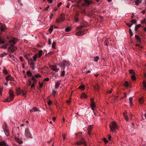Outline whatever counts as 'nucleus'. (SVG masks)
Instances as JSON below:
<instances>
[{"instance_id":"obj_61","label":"nucleus","mask_w":146,"mask_h":146,"mask_svg":"<svg viewBox=\"0 0 146 146\" xmlns=\"http://www.w3.org/2000/svg\"><path fill=\"white\" fill-rule=\"evenodd\" d=\"M83 27L82 26H80V27H78V29H82Z\"/></svg>"},{"instance_id":"obj_32","label":"nucleus","mask_w":146,"mask_h":146,"mask_svg":"<svg viewBox=\"0 0 146 146\" xmlns=\"http://www.w3.org/2000/svg\"><path fill=\"white\" fill-rule=\"evenodd\" d=\"M21 92V90L20 89H18L16 90V92L17 94H20V93Z\"/></svg>"},{"instance_id":"obj_14","label":"nucleus","mask_w":146,"mask_h":146,"mask_svg":"<svg viewBox=\"0 0 146 146\" xmlns=\"http://www.w3.org/2000/svg\"><path fill=\"white\" fill-rule=\"evenodd\" d=\"M6 80L7 82L8 80H13V78L10 75L7 76L6 78Z\"/></svg>"},{"instance_id":"obj_11","label":"nucleus","mask_w":146,"mask_h":146,"mask_svg":"<svg viewBox=\"0 0 146 146\" xmlns=\"http://www.w3.org/2000/svg\"><path fill=\"white\" fill-rule=\"evenodd\" d=\"M51 69L53 71H55L56 72H58L59 70V69L57 68L56 66H52Z\"/></svg>"},{"instance_id":"obj_26","label":"nucleus","mask_w":146,"mask_h":146,"mask_svg":"<svg viewBox=\"0 0 146 146\" xmlns=\"http://www.w3.org/2000/svg\"><path fill=\"white\" fill-rule=\"evenodd\" d=\"M129 103L130 104V105L131 106H132V97H130L129 98Z\"/></svg>"},{"instance_id":"obj_46","label":"nucleus","mask_w":146,"mask_h":146,"mask_svg":"<svg viewBox=\"0 0 146 146\" xmlns=\"http://www.w3.org/2000/svg\"><path fill=\"white\" fill-rule=\"evenodd\" d=\"M52 103V102L51 100H49L48 102V104L49 105H51Z\"/></svg>"},{"instance_id":"obj_50","label":"nucleus","mask_w":146,"mask_h":146,"mask_svg":"<svg viewBox=\"0 0 146 146\" xmlns=\"http://www.w3.org/2000/svg\"><path fill=\"white\" fill-rule=\"evenodd\" d=\"M104 139V141L106 143H107V142H108V141L106 139V138H103Z\"/></svg>"},{"instance_id":"obj_44","label":"nucleus","mask_w":146,"mask_h":146,"mask_svg":"<svg viewBox=\"0 0 146 146\" xmlns=\"http://www.w3.org/2000/svg\"><path fill=\"white\" fill-rule=\"evenodd\" d=\"M65 72H64V71H63L62 72V73L61 74V76H64V75H65Z\"/></svg>"},{"instance_id":"obj_3","label":"nucleus","mask_w":146,"mask_h":146,"mask_svg":"<svg viewBox=\"0 0 146 146\" xmlns=\"http://www.w3.org/2000/svg\"><path fill=\"white\" fill-rule=\"evenodd\" d=\"M65 15L64 14L62 13L60 15V17L59 18H57L56 20L57 23H61L63 22L65 18Z\"/></svg>"},{"instance_id":"obj_59","label":"nucleus","mask_w":146,"mask_h":146,"mask_svg":"<svg viewBox=\"0 0 146 146\" xmlns=\"http://www.w3.org/2000/svg\"><path fill=\"white\" fill-rule=\"evenodd\" d=\"M62 3H59L57 5L58 7H59L60 6L62 5Z\"/></svg>"},{"instance_id":"obj_54","label":"nucleus","mask_w":146,"mask_h":146,"mask_svg":"<svg viewBox=\"0 0 146 146\" xmlns=\"http://www.w3.org/2000/svg\"><path fill=\"white\" fill-rule=\"evenodd\" d=\"M35 76L36 78H37L40 77V75L39 74H36V75H35Z\"/></svg>"},{"instance_id":"obj_20","label":"nucleus","mask_w":146,"mask_h":146,"mask_svg":"<svg viewBox=\"0 0 146 146\" xmlns=\"http://www.w3.org/2000/svg\"><path fill=\"white\" fill-rule=\"evenodd\" d=\"M141 1L139 0H136L135 2V4L138 6L141 2Z\"/></svg>"},{"instance_id":"obj_22","label":"nucleus","mask_w":146,"mask_h":146,"mask_svg":"<svg viewBox=\"0 0 146 146\" xmlns=\"http://www.w3.org/2000/svg\"><path fill=\"white\" fill-rule=\"evenodd\" d=\"M144 99L142 97L140 98L139 99V102L141 104H143V102Z\"/></svg>"},{"instance_id":"obj_35","label":"nucleus","mask_w":146,"mask_h":146,"mask_svg":"<svg viewBox=\"0 0 146 146\" xmlns=\"http://www.w3.org/2000/svg\"><path fill=\"white\" fill-rule=\"evenodd\" d=\"M123 116L124 117V118L127 121H128V118L127 116V115H124V116Z\"/></svg>"},{"instance_id":"obj_13","label":"nucleus","mask_w":146,"mask_h":146,"mask_svg":"<svg viewBox=\"0 0 146 146\" xmlns=\"http://www.w3.org/2000/svg\"><path fill=\"white\" fill-rule=\"evenodd\" d=\"M87 97V95L84 93H82L80 96V98L82 99H86Z\"/></svg>"},{"instance_id":"obj_47","label":"nucleus","mask_w":146,"mask_h":146,"mask_svg":"<svg viewBox=\"0 0 146 146\" xmlns=\"http://www.w3.org/2000/svg\"><path fill=\"white\" fill-rule=\"evenodd\" d=\"M54 15L52 13H51L50 14V18L51 19H52V18H53V17Z\"/></svg>"},{"instance_id":"obj_18","label":"nucleus","mask_w":146,"mask_h":146,"mask_svg":"<svg viewBox=\"0 0 146 146\" xmlns=\"http://www.w3.org/2000/svg\"><path fill=\"white\" fill-rule=\"evenodd\" d=\"M42 53H43L42 51L41 50H40L38 52V56L39 57H40L42 56Z\"/></svg>"},{"instance_id":"obj_5","label":"nucleus","mask_w":146,"mask_h":146,"mask_svg":"<svg viewBox=\"0 0 146 146\" xmlns=\"http://www.w3.org/2000/svg\"><path fill=\"white\" fill-rule=\"evenodd\" d=\"M91 106L92 109V110H94L95 107V105L94 103V99L93 98H91Z\"/></svg>"},{"instance_id":"obj_56","label":"nucleus","mask_w":146,"mask_h":146,"mask_svg":"<svg viewBox=\"0 0 146 146\" xmlns=\"http://www.w3.org/2000/svg\"><path fill=\"white\" fill-rule=\"evenodd\" d=\"M129 33L130 35V36H132V33L131 30L130 29H129Z\"/></svg>"},{"instance_id":"obj_23","label":"nucleus","mask_w":146,"mask_h":146,"mask_svg":"<svg viewBox=\"0 0 146 146\" xmlns=\"http://www.w3.org/2000/svg\"><path fill=\"white\" fill-rule=\"evenodd\" d=\"M80 142L81 144H84L85 145H86V144L85 143V141L84 139H82Z\"/></svg>"},{"instance_id":"obj_6","label":"nucleus","mask_w":146,"mask_h":146,"mask_svg":"<svg viewBox=\"0 0 146 146\" xmlns=\"http://www.w3.org/2000/svg\"><path fill=\"white\" fill-rule=\"evenodd\" d=\"M10 46L8 48V51L12 53L14 52L15 48L13 45Z\"/></svg>"},{"instance_id":"obj_15","label":"nucleus","mask_w":146,"mask_h":146,"mask_svg":"<svg viewBox=\"0 0 146 146\" xmlns=\"http://www.w3.org/2000/svg\"><path fill=\"white\" fill-rule=\"evenodd\" d=\"M76 34L78 36H81L84 35V33H82L81 31H79L76 33Z\"/></svg>"},{"instance_id":"obj_1","label":"nucleus","mask_w":146,"mask_h":146,"mask_svg":"<svg viewBox=\"0 0 146 146\" xmlns=\"http://www.w3.org/2000/svg\"><path fill=\"white\" fill-rule=\"evenodd\" d=\"M110 127L111 131L112 132H115V129H118L116 123L113 121L111 122Z\"/></svg>"},{"instance_id":"obj_31","label":"nucleus","mask_w":146,"mask_h":146,"mask_svg":"<svg viewBox=\"0 0 146 146\" xmlns=\"http://www.w3.org/2000/svg\"><path fill=\"white\" fill-rule=\"evenodd\" d=\"M82 33H84V35L86 34L87 32V29H85L81 31Z\"/></svg>"},{"instance_id":"obj_52","label":"nucleus","mask_w":146,"mask_h":146,"mask_svg":"<svg viewBox=\"0 0 146 146\" xmlns=\"http://www.w3.org/2000/svg\"><path fill=\"white\" fill-rule=\"evenodd\" d=\"M92 128V127L91 126H90L88 128V130H91Z\"/></svg>"},{"instance_id":"obj_2","label":"nucleus","mask_w":146,"mask_h":146,"mask_svg":"<svg viewBox=\"0 0 146 146\" xmlns=\"http://www.w3.org/2000/svg\"><path fill=\"white\" fill-rule=\"evenodd\" d=\"M9 96L6 100H4L3 101L5 102H9L13 100L14 98L13 91L10 90L9 91Z\"/></svg>"},{"instance_id":"obj_25","label":"nucleus","mask_w":146,"mask_h":146,"mask_svg":"<svg viewBox=\"0 0 146 146\" xmlns=\"http://www.w3.org/2000/svg\"><path fill=\"white\" fill-rule=\"evenodd\" d=\"M85 86L84 85H82L79 87V88L82 90L84 89Z\"/></svg>"},{"instance_id":"obj_43","label":"nucleus","mask_w":146,"mask_h":146,"mask_svg":"<svg viewBox=\"0 0 146 146\" xmlns=\"http://www.w3.org/2000/svg\"><path fill=\"white\" fill-rule=\"evenodd\" d=\"M56 46V43L54 42H53L52 45V47L53 48H54Z\"/></svg>"},{"instance_id":"obj_19","label":"nucleus","mask_w":146,"mask_h":146,"mask_svg":"<svg viewBox=\"0 0 146 146\" xmlns=\"http://www.w3.org/2000/svg\"><path fill=\"white\" fill-rule=\"evenodd\" d=\"M143 88L145 90H146V81L144 80L143 82Z\"/></svg>"},{"instance_id":"obj_53","label":"nucleus","mask_w":146,"mask_h":146,"mask_svg":"<svg viewBox=\"0 0 146 146\" xmlns=\"http://www.w3.org/2000/svg\"><path fill=\"white\" fill-rule=\"evenodd\" d=\"M56 93V91L53 90L52 91V94L54 96H55Z\"/></svg>"},{"instance_id":"obj_41","label":"nucleus","mask_w":146,"mask_h":146,"mask_svg":"<svg viewBox=\"0 0 146 146\" xmlns=\"http://www.w3.org/2000/svg\"><path fill=\"white\" fill-rule=\"evenodd\" d=\"M3 87H1L0 86V94H1L2 93V92L3 91Z\"/></svg>"},{"instance_id":"obj_39","label":"nucleus","mask_w":146,"mask_h":146,"mask_svg":"<svg viewBox=\"0 0 146 146\" xmlns=\"http://www.w3.org/2000/svg\"><path fill=\"white\" fill-rule=\"evenodd\" d=\"M53 29L52 27H50V28L49 29L48 31H49L51 33L52 32V31Z\"/></svg>"},{"instance_id":"obj_42","label":"nucleus","mask_w":146,"mask_h":146,"mask_svg":"<svg viewBox=\"0 0 146 146\" xmlns=\"http://www.w3.org/2000/svg\"><path fill=\"white\" fill-rule=\"evenodd\" d=\"M52 74L53 76L55 78H57V75L55 74L54 73L52 72Z\"/></svg>"},{"instance_id":"obj_17","label":"nucleus","mask_w":146,"mask_h":146,"mask_svg":"<svg viewBox=\"0 0 146 146\" xmlns=\"http://www.w3.org/2000/svg\"><path fill=\"white\" fill-rule=\"evenodd\" d=\"M38 56V54H36L33 57V62H35L36 60V59L37 57Z\"/></svg>"},{"instance_id":"obj_64","label":"nucleus","mask_w":146,"mask_h":146,"mask_svg":"<svg viewBox=\"0 0 146 146\" xmlns=\"http://www.w3.org/2000/svg\"><path fill=\"white\" fill-rule=\"evenodd\" d=\"M42 86H43V84L42 83L40 84V88L42 87Z\"/></svg>"},{"instance_id":"obj_27","label":"nucleus","mask_w":146,"mask_h":146,"mask_svg":"<svg viewBox=\"0 0 146 146\" xmlns=\"http://www.w3.org/2000/svg\"><path fill=\"white\" fill-rule=\"evenodd\" d=\"M141 117L143 119H146V113H144V115L142 114Z\"/></svg>"},{"instance_id":"obj_58","label":"nucleus","mask_w":146,"mask_h":146,"mask_svg":"<svg viewBox=\"0 0 146 146\" xmlns=\"http://www.w3.org/2000/svg\"><path fill=\"white\" fill-rule=\"evenodd\" d=\"M49 78H46L44 79V81H49Z\"/></svg>"},{"instance_id":"obj_36","label":"nucleus","mask_w":146,"mask_h":146,"mask_svg":"<svg viewBox=\"0 0 146 146\" xmlns=\"http://www.w3.org/2000/svg\"><path fill=\"white\" fill-rule=\"evenodd\" d=\"M99 86L98 85H97L96 86L94 87V89L95 90H98L99 88Z\"/></svg>"},{"instance_id":"obj_8","label":"nucleus","mask_w":146,"mask_h":146,"mask_svg":"<svg viewBox=\"0 0 146 146\" xmlns=\"http://www.w3.org/2000/svg\"><path fill=\"white\" fill-rule=\"evenodd\" d=\"M84 1L86 3L82 4V6H84L88 5L92 3V2L88 0H84Z\"/></svg>"},{"instance_id":"obj_33","label":"nucleus","mask_w":146,"mask_h":146,"mask_svg":"<svg viewBox=\"0 0 146 146\" xmlns=\"http://www.w3.org/2000/svg\"><path fill=\"white\" fill-rule=\"evenodd\" d=\"M133 24H135L136 23V21L135 19H133L130 21Z\"/></svg>"},{"instance_id":"obj_9","label":"nucleus","mask_w":146,"mask_h":146,"mask_svg":"<svg viewBox=\"0 0 146 146\" xmlns=\"http://www.w3.org/2000/svg\"><path fill=\"white\" fill-rule=\"evenodd\" d=\"M0 29L1 31H3L6 29V27L5 25L0 23Z\"/></svg>"},{"instance_id":"obj_60","label":"nucleus","mask_w":146,"mask_h":146,"mask_svg":"<svg viewBox=\"0 0 146 146\" xmlns=\"http://www.w3.org/2000/svg\"><path fill=\"white\" fill-rule=\"evenodd\" d=\"M48 44L50 45H51V41L50 39H49L48 40Z\"/></svg>"},{"instance_id":"obj_12","label":"nucleus","mask_w":146,"mask_h":146,"mask_svg":"<svg viewBox=\"0 0 146 146\" xmlns=\"http://www.w3.org/2000/svg\"><path fill=\"white\" fill-rule=\"evenodd\" d=\"M40 111L38 109H37L36 108H34L30 110V112H32L35 111Z\"/></svg>"},{"instance_id":"obj_29","label":"nucleus","mask_w":146,"mask_h":146,"mask_svg":"<svg viewBox=\"0 0 146 146\" xmlns=\"http://www.w3.org/2000/svg\"><path fill=\"white\" fill-rule=\"evenodd\" d=\"M16 140L20 144H21L23 143V141L21 140H19L18 139H16Z\"/></svg>"},{"instance_id":"obj_49","label":"nucleus","mask_w":146,"mask_h":146,"mask_svg":"<svg viewBox=\"0 0 146 146\" xmlns=\"http://www.w3.org/2000/svg\"><path fill=\"white\" fill-rule=\"evenodd\" d=\"M26 93V92L25 91H23L22 92V96H24L25 95Z\"/></svg>"},{"instance_id":"obj_57","label":"nucleus","mask_w":146,"mask_h":146,"mask_svg":"<svg viewBox=\"0 0 146 146\" xmlns=\"http://www.w3.org/2000/svg\"><path fill=\"white\" fill-rule=\"evenodd\" d=\"M5 132L6 135H9V133L7 131H5Z\"/></svg>"},{"instance_id":"obj_21","label":"nucleus","mask_w":146,"mask_h":146,"mask_svg":"<svg viewBox=\"0 0 146 146\" xmlns=\"http://www.w3.org/2000/svg\"><path fill=\"white\" fill-rule=\"evenodd\" d=\"M135 37L137 40L139 42H140V39L139 36L137 35H136L135 36Z\"/></svg>"},{"instance_id":"obj_34","label":"nucleus","mask_w":146,"mask_h":146,"mask_svg":"<svg viewBox=\"0 0 146 146\" xmlns=\"http://www.w3.org/2000/svg\"><path fill=\"white\" fill-rule=\"evenodd\" d=\"M128 83L127 81L125 82L124 84V85L126 87H128Z\"/></svg>"},{"instance_id":"obj_4","label":"nucleus","mask_w":146,"mask_h":146,"mask_svg":"<svg viewBox=\"0 0 146 146\" xmlns=\"http://www.w3.org/2000/svg\"><path fill=\"white\" fill-rule=\"evenodd\" d=\"M28 62L29 64H30V66L32 67L33 69L35 68V63L33 61L32 59L28 60Z\"/></svg>"},{"instance_id":"obj_24","label":"nucleus","mask_w":146,"mask_h":146,"mask_svg":"<svg viewBox=\"0 0 146 146\" xmlns=\"http://www.w3.org/2000/svg\"><path fill=\"white\" fill-rule=\"evenodd\" d=\"M129 73L131 74H135V73L134 70L133 69H131L129 71Z\"/></svg>"},{"instance_id":"obj_30","label":"nucleus","mask_w":146,"mask_h":146,"mask_svg":"<svg viewBox=\"0 0 146 146\" xmlns=\"http://www.w3.org/2000/svg\"><path fill=\"white\" fill-rule=\"evenodd\" d=\"M7 53L5 52H3V53L0 54V56L1 57H3L4 56H6Z\"/></svg>"},{"instance_id":"obj_40","label":"nucleus","mask_w":146,"mask_h":146,"mask_svg":"<svg viewBox=\"0 0 146 146\" xmlns=\"http://www.w3.org/2000/svg\"><path fill=\"white\" fill-rule=\"evenodd\" d=\"M131 78L133 80H135V77L134 75H133L131 76Z\"/></svg>"},{"instance_id":"obj_62","label":"nucleus","mask_w":146,"mask_h":146,"mask_svg":"<svg viewBox=\"0 0 146 146\" xmlns=\"http://www.w3.org/2000/svg\"><path fill=\"white\" fill-rule=\"evenodd\" d=\"M112 92V90L111 89L110 90L108 91V93H111Z\"/></svg>"},{"instance_id":"obj_7","label":"nucleus","mask_w":146,"mask_h":146,"mask_svg":"<svg viewBox=\"0 0 146 146\" xmlns=\"http://www.w3.org/2000/svg\"><path fill=\"white\" fill-rule=\"evenodd\" d=\"M17 39H13L9 41V43L10 45H13L16 43Z\"/></svg>"},{"instance_id":"obj_55","label":"nucleus","mask_w":146,"mask_h":146,"mask_svg":"<svg viewBox=\"0 0 146 146\" xmlns=\"http://www.w3.org/2000/svg\"><path fill=\"white\" fill-rule=\"evenodd\" d=\"M126 24L129 27H131L133 25V24H130L129 23H127Z\"/></svg>"},{"instance_id":"obj_45","label":"nucleus","mask_w":146,"mask_h":146,"mask_svg":"<svg viewBox=\"0 0 146 146\" xmlns=\"http://www.w3.org/2000/svg\"><path fill=\"white\" fill-rule=\"evenodd\" d=\"M49 9V6H48L46 7L44 9V10H48V9Z\"/></svg>"},{"instance_id":"obj_63","label":"nucleus","mask_w":146,"mask_h":146,"mask_svg":"<svg viewBox=\"0 0 146 146\" xmlns=\"http://www.w3.org/2000/svg\"><path fill=\"white\" fill-rule=\"evenodd\" d=\"M2 47L4 49L6 48H7V46L6 45L3 46H2Z\"/></svg>"},{"instance_id":"obj_48","label":"nucleus","mask_w":146,"mask_h":146,"mask_svg":"<svg viewBox=\"0 0 146 146\" xmlns=\"http://www.w3.org/2000/svg\"><path fill=\"white\" fill-rule=\"evenodd\" d=\"M3 72L5 74H7V70L4 68L3 71Z\"/></svg>"},{"instance_id":"obj_37","label":"nucleus","mask_w":146,"mask_h":146,"mask_svg":"<svg viewBox=\"0 0 146 146\" xmlns=\"http://www.w3.org/2000/svg\"><path fill=\"white\" fill-rule=\"evenodd\" d=\"M65 30L66 32H68L70 30V29L69 27H68L66 28Z\"/></svg>"},{"instance_id":"obj_16","label":"nucleus","mask_w":146,"mask_h":146,"mask_svg":"<svg viewBox=\"0 0 146 146\" xmlns=\"http://www.w3.org/2000/svg\"><path fill=\"white\" fill-rule=\"evenodd\" d=\"M7 145V144L5 141L0 142V146H6Z\"/></svg>"},{"instance_id":"obj_38","label":"nucleus","mask_w":146,"mask_h":146,"mask_svg":"<svg viewBox=\"0 0 146 146\" xmlns=\"http://www.w3.org/2000/svg\"><path fill=\"white\" fill-rule=\"evenodd\" d=\"M141 26V25L140 24L136 25L135 28V29H137L139 28Z\"/></svg>"},{"instance_id":"obj_51","label":"nucleus","mask_w":146,"mask_h":146,"mask_svg":"<svg viewBox=\"0 0 146 146\" xmlns=\"http://www.w3.org/2000/svg\"><path fill=\"white\" fill-rule=\"evenodd\" d=\"M27 74L29 75H31V73L29 71H28L27 72Z\"/></svg>"},{"instance_id":"obj_10","label":"nucleus","mask_w":146,"mask_h":146,"mask_svg":"<svg viewBox=\"0 0 146 146\" xmlns=\"http://www.w3.org/2000/svg\"><path fill=\"white\" fill-rule=\"evenodd\" d=\"M60 83V81H57L55 83V89H57L59 86Z\"/></svg>"},{"instance_id":"obj_28","label":"nucleus","mask_w":146,"mask_h":146,"mask_svg":"<svg viewBox=\"0 0 146 146\" xmlns=\"http://www.w3.org/2000/svg\"><path fill=\"white\" fill-rule=\"evenodd\" d=\"M94 60L95 62H97L98 60L99 57L98 56H96L94 57Z\"/></svg>"}]
</instances>
